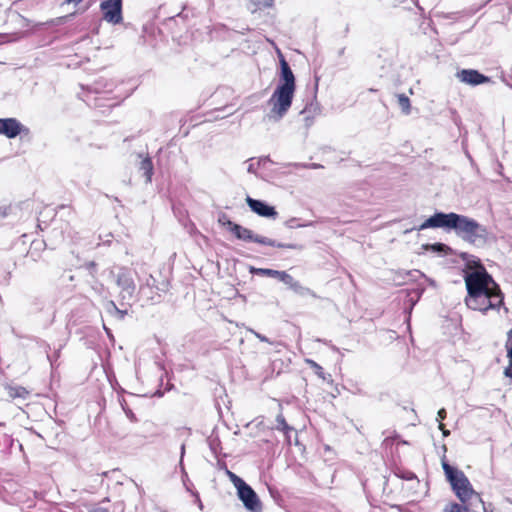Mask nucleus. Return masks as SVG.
Segmentation results:
<instances>
[{
    "label": "nucleus",
    "instance_id": "obj_1",
    "mask_svg": "<svg viewBox=\"0 0 512 512\" xmlns=\"http://www.w3.org/2000/svg\"><path fill=\"white\" fill-rule=\"evenodd\" d=\"M467 296L465 297L466 306L474 311L486 314L489 310H499L504 308V294L500 286L493 277L482 269L478 272H466L464 275Z\"/></svg>",
    "mask_w": 512,
    "mask_h": 512
},
{
    "label": "nucleus",
    "instance_id": "obj_2",
    "mask_svg": "<svg viewBox=\"0 0 512 512\" xmlns=\"http://www.w3.org/2000/svg\"><path fill=\"white\" fill-rule=\"evenodd\" d=\"M428 228L453 230L462 240L477 247H483L489 239V231L486 226L473 218L455 212H435L417 229L422 231Z\"/></svg>",
    "mask_w": 512,
    "mask_h": 512
},
{
    "label": "nucleus",
    "instance_id": "obj_3",
    "mask_svg": "<svg viewBox=\"0 0 512 512\" xmlns=\"http://www.w3.org/2000/svg\"><path fill=\"white\" fill-rule=\"evenodd\" d=\"M442 468L453 492L462 503H466L473 495L478 496L462 470L451 466L444 460L442 461Z\"/></svg>",
    "mask_w": 512,
    "mask_h": 512
},
{
    "label": "nucleus",
    "instance_id": "obj_4",
    "mask_svg": "<svg viewBox=\"0 0 512 512\" xmlns=\"http://www.w3.org/2000/svg\"><path fill=\"white\" fill-rule=\"evenodd\" d=\"M110 274L115 278V284L120 289V305L122 307L131 306L136 297L137 289L131 270L126 267H120L117 272L111 270Z\"/></svg>",
    "mask_w": 512,
    "mask_h": 512
},
{
    "label": "nucleus",
    "instance_id": "obj_5",
    "mask_svg": "<svg viewBox=\"0 0 512 512\" xmlns=\"http://www.w3.org/2000/svg\"><path fill=\"white\" fill-rule=\"evenodd\" d=\"M295 89L296 88L277 85L274 90L269 99V104L272 105L271 112L276 114L278 119L283 118L291 107Z\"/></svg>",
    "mask_w": 512,
    "mask_h": 512
},
{
    "label": "nucleus",
    "instance_id": "obj_6",
    "mask_svg": "<svg viewBox=\"0 0 512 512\" xmlns=\"http://www.w3.org/2000/svg\"><path fill=\"white\" fill-rule=\"evenodd\" d=\"M100 10L106 22L113 25L123 22V0H101Z\"/></svg>",
    "mask_w": 512,
    "mask_h": 512
},
{
    "label": "nucleus",
    "instance_id": "obj_7",
    "mask_svg": "<svg viewBox=\"0 0 512 512\" xmlns=\"http://www.w3.org/2000/svg\"><path fill=\"white\" fill-rule=\"evenodd\" d=\"M237 495L247 511L262 512V503L257 493L249 484L245 483L243 486L238 488Z\"/></svg>",
    "mask_w": 512,
    "mask_h": 512
},
{
    "label": "nucleus",
    "instance_id": "obj_8",
    "mask_svg": "<svg viewBox=\"0 0 512 512\" xmlns=\"http://www.w3.org/2000/svg\"><path fill=\"white\" fill-rule=\"evenodd\" d=\"M229 232H231L234 237L245 243H257L263 245V243H269V241L265 240L264 236L258 235L254 233L251 229H248L238 223H228Z\"/></svg>",
    "mask_w": 512,
    "mask_h": 512
},
{
    "label": "nucleus",
    "instance_id": "obj_9",
    "mask_svg": "<svg viewBox=\"0 0 512 512\" xmlns=\"http://www.w3.org/2000/svg\"><path fill=\"white\" fill-rule=\"evenodd\" d=\"M156 290H159L156 286V280L152 275H149L145 281L139 285V298L144 300L145 303H158L161 301V295Z\"/></svg>",
    "mask_w": 512,
    "mask_h": 512
},
{
    "label": "nucleus",
    "instance_id": "obj_10",
    "mask_svg": "<svg viewBox=\"0 0 512 512\" xmlns=\"http://www.w3.org/2000/svg\"><path fill=\"white\" fill-rule=\"evenodd\" d=\"M29 129L25 127L16 118H0V135L9 139H14L21 133H28Z\"/></svg>",
    "mask_w": 512,
    "mask_h": 512
},
{
    "label": "nucleus",
    "instance_id": "obj_11",
    "mask_svg": "<svg viewBox=\"0 0 512 512\" xmlns=\"http://www.w3.org/2000/svg\"><path fill=\"white\" fill-rule=\"evenodd\" d=\"M246 203L252 212L261 217L276 219L278 216V212L276 211L275 207L269 205L266 201L247 196Z\"/></svg>",
    "mask_w": 512,
    "mask_h": 512
},
{
    "label": "nucleus",
    "instance_id": "obj_12",
    "mask_svg": "<svg viewBox=\"0 0 512 512\" xmlns=\"http://www.w3.org/2000/svg\"><path fill=\"white\" fill-rule=\"evenodd\" d=\"M456 76L461 82L470 86H478L491 82L490 77L475 69H462L457 72Z\"/></svg>",
    "mask_w": 512,
    "mask_h": 512
},
{
    "label": "nucleus",
    "instance_id": "obj_13",
    "mask_svg": "<svg viewBox=\"0 0 512 512\" xmlns=\"http://www.w3.org/2000/svg\"><path fill=\"white\" fill-rule=\"evenodd\" d=\"M280 62V83L278 85L296 88L295 76L290 68L289 63L284 56L279 53Z\"/></svg>",
    "mask_w": 512,
    "mask_h": 512
},
{
    "label": "nucleus",
    "instance_id": "obj_14",
    "mask_svg": "<svg viewBox=\"0 0 512 512\" xmlns=\"http://www.w3.org/2000/svg\"><path fill=\"white\" fill-rule=\"evenodd\" d=\"M460 258L465 262L466 270H464V274L466 272H478L482 269H485L481 260L469 253L463 252L460 254Z\"/></svg>",
    "mask_w": 512,
    "mask_h": 512
},
{
    "label": "nucleus",
    "instance_id": "obj_15",
    "mask_svg": "<svg viewBox=\"0 0 512 512\" xmlns=\"http://www.w3.org/2000/svg\"><path fill=\"white\" fill-rule=\"evenodd\" d=\"M275 429L278 430V431L283 432V434L285 436L286 444L288 446H291L292 445L291 433L294 432V428L292 426H290L286 422L285 417L283 416L282 413H279L276 416V426H275Z\"/></svg>",
    "mask_w": 512,
    "mask_h": 512
},
{
    "label": "nucleus",
    "instance_id": "obj_16",
    "mask_svg": "<svg viewBox=\"0 0 512 512\" xmlns=\"http://www.w3.org/2000/svg\"><path fill=\"white\" fill-rule=\"evenodd\" d=\"M139 169L143 171V175L146 178V182L150 183L153 175V163L149 156H146L141 160Z\"/></svg>",
    "mask_w": 512,
    "mask_h": 512
},
{
    "label": "nucleus",
    "instance_id": "obj_17",
    "mask_svg": "<svg viewBox=\"0 0 512 512\" xmlns=\"http://www.w3.org/2000/svg\"><path fill=\"white\" fill-rule=\"evenodd\" d=\"M294 293H296L299 296L306 297V296H312L316 298V294L314 291H312L310 288L303 286L299 281H295L290 288Z\"/></svg>",
    "mask_w": 512,
    "mask_h": 512
},
{
    "label": "nucleus",
    "instance_id": "obj_18",
    "mask_svg": "<svg viewBox=\"0 0 512 512\" xmlns=\"http://www.w3.org/2000/svg\"><path fill=\"white\" fill-rule=\"evenodd\" d=\"M250 273L255 274V275H260V276L277 278V279H278L279 275H281V271H279V270H274V269H269V268H255V267L250 268Z\"/></svg>",
    "mask_w": 512,
    "mask_h": 512
},
{
    "label": "nucleus",
    "instance_id": "obj_19",
    "mask_svg": "<svg viewBox=\"0 0 512 512\" xmlns=\"http://www.w3.org/2000/svg\"><path fill=\"white\" fill-rule=\"evenodd\" d=\"M254 158H250L249 159V165H248V168H247V171L251 174H255L256 175V171L259 167L261 166H264L265 163L267 162H271L269 156H264V157H260L256 162H254Z\"/></svg>",
    "mask_w": 512,
    "mask_h": 512
},
{
    "label": "nucleus",
    "instance_id": "obj_20",
    "mask_svg": "<svg viewBox=\"0 0 512 512\" xmlns=\"http://www.w3.org/2000/svg\"><path fill=\"white\" fill-rule=\"evenodd\" d=\"M314 225H315L314 221L301 222L300 219L296 218V217L290 218V219H288L285 222V226L288 229H295V228H302V227H312Z\"/></svg>",
    "mask_w": 512,
    "mask_h": 512
},
{
    "label": "nucleus",
    "instance_id": "obj_21",
    "mask_svg": "<svg viewBox=\"0 0 512 512\" xmlns=\"http://www.w3.org/2000/svg\"><path fill=\"white\" fill-rule=\"evenodd\" d=\"M398 104L401 108L402 112L405 115L410 114L411 111V104L410 99L405 94H397Z\"/></svg>",
    "mask_w": 512,
    "mask_h": 512
},
{
    "label": "nucleus",
    "instance_id": "obj_22",
    "mask_svg": "<svg viewBox=\"0 0 512 512\" xmlns=\"http://www.w3.org/2000/svg\"><path fill=\"white\" fill-rule=\"evenodd\" d=\"M9 396L12 398H26L28 391L21 386L8 387Z\"/></svg>",
    "mask_w": 512,
    "mask_h": 512
},
{
    "label": "nucleus",
    "instance_id": "obj_23",
    "mask_svg": "<svg viewBox=\"0 0 512 512\" xmlns=\"http://www.w3.org/2000/svg\"><path fill=\"white\" fill-rule=\"evenodd\" d=\"M306 363L310 366V368L313 369L314 373L321 379L326 380V374L322 368L317 362L311 359H307Z\"/></svg>",
    "mask_w": 512,
    "mask_h": 512
},
{
    "label": "nucleus",
    "instance_id": "obj_24",
    "mask_svg": "<svg viewBox=\"0 0 512 512\" xmlns=\"http://www.w3.org/2000/svg\"><path fill=\"white\" fill-rule=\"evenodd\" d=\"M468 511L469 510L466 506L460 505L456 502L446 505L443 509V512H468Z\"/></svg>",
    "mask_w": 512,
    "mask_h": 512
},
{
    "label": "nucleus",
    "instance_id": "obj_25",
    "mask_svg": "<svg viewBox=\"0 0 512 512\" xmlns=\"http://www.w3.org/2000/svg\"><path fill=\"white\" fill-rule=\"evenodd\" d=\"M253 6L254 9L252 11H256L261 8H268L273 5L274 0H248Z\"/></svg>",
    "mask_w": 512,
    "mask_h": 512
},
{
    "label": "nucleus",
    "instance_id": "obj_26",
    "mask_svg": "<svg viewBox=\"0 0 512 512\" xmlns=\"http://www.w3.org/2000/svg\"><path fill=\"white\" fill-rule=\"evenodd\" d=\"M424 292V288H416L413 289L408 296L410 297L411 306H414L418 300L421 298Z\"/></svg>",
    "mask_w": 512,
    "mask_h": 512
},
{
    "label": "nucleus",
    "instance_id": "obj_27",
    "mask_svg": "<svg viewBox=\"0 0 512 512\" xmlns=\"http://www.w3.org/2000/svg\"><path fill=\"white\" fill-rule=\"evenodd\" d=\"M278 280L283 282L289 288L292 287L293 283L296 281L290 274L286 271H281V275H279Z\"/></svg>",
    "mask_w": 512,
    "mask_h": 512
},
{
    "label": "nucleus",
    "instance_id": "obj_28",
    "mask_svg": "<svg viewBox=\"0 0 512 512\" xmlns=\"http://www.w3.org/2000/svg\"><path fill=\"white\" fill-rule=\"evenodd\" d=\"M227 474L236 489L240 488L241 486H243L246 483L242 478H240L239 476H237L236 474H234L233 472H231L229 470L227 471Z\"/></svg>",
    "mask_w": 512,
    "mask_h": 512
},
{
    "label": "nucleus",
    "instance_id": "obj_29",
    "mask_svg": "<svg viewBox=\"0 0 512 512\" xmlns=\"http://www.w3.org/2000/svg\"><path fill=\"white\" fill-rule=\"evenodd\" d=\"M507 357L509 359V365L504 370V375L508 378H512V345L506 349Z\"/></svg>",
    "mask_w": 512,
    "mask_h": 512
},
{
    "label": "nucleus",
    "instance_id": "obj_30",
    "mask_svg": "<svg viewBox=\"0 0 512 512\" xmlns=\"http://www.w3.org/2000/svg\"><path fill=\"white\" fill-rule=\"evenodd\" d=\"M118 309H119V307L116 305V303L113 300L106 301L105 310L109 315L115 316V314L118 312Z\"/></svg>",
    "mask_w": 512,
    "mask_h": 512
},
{
    "label": "nucleus",
    "instance_id": "obj_31",
    "mask_svg": "<svg viewBox=\"0 0 512 512\" xmlns=\"http://www.w3.org/2000/svg\"><path fill=\"white\" fill-rule=\"evenodd\" d=\"M91 289L97 294L102 295L104 292V285L100 283L96 277L93 278V281L90 283Z\"/></svg>",
    "mask_w": 512,
    "mask_h": 512
},
{
    "label": "nucleus",
    "instance_id": "obj_32",
    "mask_svg": "<svg viewBox=\"0 0 512 512\" xmlns=\"http://www.w3.org/2000/svg\"><path fill=\"white\" fill-rule=\"evenodd\" d=\"M294 167L297 168H305V169H320L323 168V165L319 163H294L292 164Z\"/></svg>",
    "mask_w": 512,
    "mask_h": 512
},
{
    "label": "nucleus",
    "instance_id": "obj_33",
    "mask_svg": "<svg viewBox=\"0 0 512 512\" xmlns=\"http://www.w3.org/2000/svg\"><path fill=\"white\" fill-rule=\"evenodd\" d=\"M265 240L269 241V243H263V245L271 246V247H277V248H286L285 243L277 242L276 240H273L271 238L265 237Z\"/></svg>",
    "mask_w": 512,
    "mask_h": 512
},
{
    "label": "nucleus",
    "instance_id": "obj_34",
    "mask_svg": "<svg viewBox=\"0 0 512 512\" xmlns=\"http://www.w3.org/2000/svg\"><path fill=\"white\" fill-rule=\"evenodd\" d=\"M97 264L94 261H90L85 264V268L89 271L92 278H95Z\"/></svg>",
    "mask_w": 512,
    "mask_h": 512
},
{
    "label": "nucleus",
    "instance_id": "obj_35",
    "mask_svg": "<svg viewBox=\"0 0 512 512\" xmlns=\"http://www.w3.org/2000/svg\"><path fill=\"white\" fill-rule=\"evenodd\" d=\"M218 222L223 226L225 227L228 231H229V225L228 223H234L233 221H231L228 216L226 214H222L220 217H219V220Z\"/></svg>",
    "mask_w": 512,
    "mask_h": 512
},
{
    "label": "nucleus",
    "instance_id": "obj_36",
    "mask_svg": "<svg viewBox=\"0 0 512 512\" xmlns=\"http://www.w3.org/2000/svg\"><path fill=\"white\" fill-rule=\"evenodd\" d=\"M248 331L250 333H252L255 337H257L261 342H266V343L272 344V342L266 336L258 333L254 329H248Z\"/></svg>",
    "mask_w": 512,
    "mask_h": 512
},
{
    "label": "nucleus",
    "instance_id": "obj_37",
    "mask_svg": "<svg viewBox=\"0 0 512 512\" xmlns=\"http://www.w3.org/2000/svg\"><path fill=\"white\" fill-rule=\"evenodd\" d=\"M123 407V410L127 416V418L131 421V422H137V418L135 416V414L133 413V411L130 409V408H126L122 405Z\"/></svg>",
    "mask_w": 512,
    "mask_h": 512
},
{
    "label": "nucleus",
    "instance_id": "obj_38",
    "mask_svg": "<svg viewBox=\"0 0 512 512\" xmlns=\"http://www.w3.org/2000/svg\"><path fill=\"white\" fill-rule=\"evenodd\" d=\"M431 248L433 251L443 252L447 248V246L443 243H435V244L431 245Z\"/></svg>",
    "mask_w": 512,
    "mask_h": 512
},
{
    "label": "nucleus",
    "instance_id": "obj_39",
    "mask_svg": "<svg viewBox=\"0 0 512 512\" xmlns=\"http://www.w3.org/2000/svg\"><path fill=\"white\" fill-rule=\"evenodd\" d=\"M88 512H109V509L100 505H94L88 509Z\"/></svg>",
    "mask_w": 512,
    "mask_h": 512
},
{
    "label": "nucleus",
    "instance_id": "obj_40",
    "mask_svg": "<svg viewBox=\"0 0 512 512\" xmlns=\"http://www.w3.org/2000/svg\"><path fill=\"white\" fill-rule=\"evenodd\" d=\"M446 410L444 408H441L438 413H437V418L436 420L440 423H442V421L446 418Z\"/></svg>",
    "mask_w": 512,
    "mask_h": 512
},
{
    "label": "nucleus",
    "instance_id": "obj_41",
    "mask_svg": "<svg viewBox=\"0 0 512 512\" xmlns=\"http://www.w3.org/2000/svg\"><path fill=\"white\" fill-rule=\"evenodd\" d=\"M128 311L127 309H118V312L115 314L114 317L118 318L119 320H123L125 316L127 315Z\"/></svg>",
    "mask_w": 512,
    "mask_h": 512
},
{
    "label": "nucleus",
    "instance_id": "obj_42",
    "mask_svg": "<svg viewBox=\"0 0 512 512\" xmlns=\"http://www.w3.org/2000/svg\"><path fill=\"white\" fill-rule=\"evenodd\" d=\"M407 274H408V276H410L414 279H416L417 277L425 278V275L422 274L419 270L409 271Z\"/></svg>",
    "mask_w": 512,
    "mask_h": 512
},
{
    "label": "nucleus",
    "instance_id": "obj_43",
    "mask_svg": "<svg viewBox=\"0 0 512 512\" xmlns=\"http://www.w3.org/2000/svg\"><path fill=\"white\" fill-rule=\"evenodd\" d=\"M512 345V328L507 332V340L505 343V348H510Z\"/></svg>",
    "mask_w": 512,
    "mask_h": 512
},
{
    "label": "nucleus",
    "instance_id": "obj_44",
    "mask_svg": "<svg viewBox=\"0 0 512 512\" xmlns=\"http://www.w3.org/2000/svg\"><path fill=\"white\" fill-rule=\"evenodd\" d=\"M192 496L195 497V503L198 505V507L200 509H203V504H202V501L200 499L199 493L198 492H192Z\"/></svg>",
    "mask_w": 512,
    "mask_h": 512
},
{
    "label": "nucleus",
    "instance_id": "obj_45",
    "mask_svg": "<svg viewBox=\"0 0 512 512\" xmlns=\"http://www.w3.org/2000/svg\"><path fill=\"white\" fill-rule=\"evenodd\" d=\"M291 441H292V445H299V439H298V435H297V432L294 430V432L291 433Z\"/></svg>",
    "mask_w": 512,
    "mask_h": 512
},
{
    "label": "nucleus",
    "instance_id": "obj_46",
    "mask_svg": "<svg viewBox=\"0 0 512 512\" xmlns=\"http://www.w3.org/2000/svg\"><path fill=\"white\" fill-rule=\"evenodd\" d=\"M59 357V350L54 353L53 356L47 354V359L49 360L51 366H53L54 361Z\"/></svg>",
    "mask_w": 512,
    "mask_h": 512
},
{
    "label": "nucleus",
    "instance_id": "obj_47",
    "mask_svg": "<svg viewBox=\"0 0 512 512\" xmlns=\"http://www.w3.org/2000/svg\"><path fill=\"white\" fill-rule=\"evenodd\" d=\"M438 428L442 431L444 437H447L450 435V431L445 429V426L443 423H440Z\"/></svg>",
    "mask_w": 512,
    "mask_h": 512
},
{
    "label": "nucleus",
    "instance_id": "obj_48",
    "mask_svg": "<svg viewBox=\"0 0 512 512\" xmlns=\"http://www.w3.org/2000/svg\"><path fill=\"white\" fill-rule=\"evenodd\" d=\"M402 478L405 480H412L416 478V475L413 472H407L402 476Z\"/></svg>",
    "mask_w": 512,
    "mask_h": 512
},
{
    "label": "nucleus",
    "instance_id": "obj_49",
    "mask_svg": "<svg viewBox=\"0 0 512 512\" xmlns=\"http://www.w3.org/2000/svg\"><path fill=\"white\" fill-rule=\"evenodd\" d=\"M184 454H185V445L182 444L181 445V458H180V465L183 467V457H184Z\"/></svg>",
    "mask_w": 512,
    "mask_h": 512
},
{
    "label": "nucleus",
    "instance_id": "obj_50",
    "mask_svg": "<svg viewBox=\"0 0 512 512\" xmlns=\"http://www.w3.org/2000/svg\"><path fill=\"white\" fill-rule=\"evenodd\" d=\"M286 248L287 249H301V246L297 245V244L289 243L286 245Z\"/></svg>",
    "mask_w": 512,
    "mask_h": 512
},
{
    "label": "nucleus",
    "instance_id": "obj_51",
    "mask_svg": "<svg viewBox=\"0 0 512 512\" xmlns=\"http://www.w3.org/2000/svg\"><path fill=\"white\" fill-rule=\"evenodd\" d=\"M183 483H184V486H185V488H186V490H187L188 492H190L191 494H192V492H195L194 490H192V489H191V486H192V484H191V483H190V484H187L186 480H184V479H183Z\"/></svg>",
    "mask_w": 512,
    "mask_h": 512
},
{
    "label": "nucleus",
    "instance_id": "obj_52",
    "mask_svg": "<svg viewBox=\"0 0 512 512\" xmlns=\"http://www.w3.org/2000/svg\"><path fill=\"white\" fill-rule=\"evenodd\" d=\"M503 3H504L505 5H507L508 10H509V13H511V12H512V6H511V4H510L509 0H503Z\"/></svg>",
    "mask_w": 512,
    "mask_h": 512
},
{
    "label": "nucleus",
    "instance_id": "obj_53",
    "mask_svg": "<svg viewBox=\"0 0 512 512\" xmlns=\"http://www.w3.org/2000/svg\"><path fill=\"white\" fill-rule=\"evenodd\" d=\"M83 0H66L65 3L67 4H79L80 2H82Z\"/></svg>",
    "mask_w": 512,
    "mask_h": 512
},
{
    "label": "nucleus",
    "instance_id": "obj_54",
    "mask_svg": "<svg viewBox=\"0 0 512 512\" xmlns=\"http://www.w3.org/2000/svg\"><path fill=\"white\" fill-rule=\"evenodd\" d=\"M210 448L214 453H216V444L213 440L210 441Z\"/></svg>",
    "mask_w": 512,
    "mask_h": 512
},
{
    "label": "nucleus",
    "instance_id": "obj_55",
    "mask_svg": "<svg viewBox=\"0 0 512 512\" xmlns=\"http://www.w3.org/2000/svg\"><path fill=\"white\" fill-rule=\"evenodd\" d=\"M310 111V108H308L307 106L301 111V114H305L307 113V111Z\"/></svg>",
    "mask_w": 512,
    "mask_h": 512
},
{
    "label": "nucleus",
    "instance_id": "obj_56",
    "mask_svg": "<svg viewBox=\"0 0 512 512\" xmlns=\"http://www.w3.org/2000/svg\"><path fill=\"white\" fill-rule=\"evenodd\" d=\"M106 502H110V499H109L108 497H105V498L101 501V503H106Z\"/></svg>",
    "mask_w": 512,
    "mask_h": 512
},
{
    "label": "nucleus",
    "instance_id": "obj_57",
    "mask_svg": "<svg viewBox=\"0 0 512 512\" xmlns=\"http://www.w3.org/2000/svg\"><path fill=\"white\" fill-rule=\"evenodd\" d=\"M104 330H106L107 333L110 334V331L107 329V327L104 326Z\"/></svg>",
    "mask_w": 512,
    "mask_h": 512
},
{
    "label": "nucleus",
    "instance_id": "obj_58",
    "mask_svg": "<svg viewBox=\"0 0 512 512\" xmlns=\"http://www.w3.org/2000/svg\"><path fill=\"white\" fill-rule=\"evenodd\" d=\"M182 473H184V476L187 477V473L185 472V470H182Z\"/></svg>",
    "mask_w": 512,
    "mask_h": 512
},
{
    "label": "nucleus",
    "instance_id": "obj_59",
    "mask_svg": "<svg viewBox=\"0 0 512 512\" xmlns=\"http://www.w3.org/2000/svg\"><path fill=\"white\" fill-rule=\"evenodd\" d=\"M182 473H184V476L187 477V473L185 472V470H182Z\"/></svg>",
    "mask_w": 512,
    "mask_h": 512
}]
</instances>
